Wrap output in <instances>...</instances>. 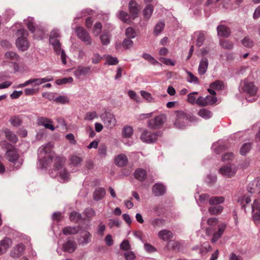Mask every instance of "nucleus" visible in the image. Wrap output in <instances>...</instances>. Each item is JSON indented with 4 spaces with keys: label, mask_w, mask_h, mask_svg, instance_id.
<instances>
[{
    "label": "nucleus",
    "mask_w": 260,
    "mask_h": 260,
    "mask_svg": "<svg viewBox=\"0 0 260 260\" xmlns=\"http://www.w3.org/2000/svg\"><path fill=\"white\" fill-rule=\"evenodd\" d=\"M50 43L53 46L54 51L57 54H59L60 51L62 50L61 49V43L57 39H49Z\"/></svg>",
    "instance_id": "30"
},
{
    "label": "nucleus",
    "mask_w": 260,
    "mask_h": 260,
    "mask_svg": "<svg viewBox=\"0 0 260 260\" xmlns=\"http://www.w3.org/2000/svg\"><path fill=\"white\" fill-rule=\"evenodd\" d=\"M101 117L105 126L107 128L112 129L116 125L117 120L115 116L111 113L105 112Z\"/></svg>",
    "instance_id": "6"
},
{
    "label": "nucleus",
    "mask_w": 260,
    "mask_h": 260,
    "mask_svg": "<svg viewBox=\"0 0 260 260\" xmlns=\"http://www.w3.org/2000/svg\"><path fill=\"white\" fill-rule=\"evenodd\" d=\"M5 57L12 60H18L19 58V56L15 52L13 51L6 52L5 53Z\"/></svg>",
    "instance_id": "51"
},
{
    "label": "nucleus",
    "mask_w": 260,
    "mask_h": 260,
    "mask_svg": "<svg viewBox=\"0 0 260 260\" xmlns=\"http://www.w3.org/2000/svg\"><path fill=\"white\" fill-rule=\"evenodd\" d=\"M223 197L213 196L209 199V204L211 205H216L223 203L224 202Z\"/></svg>",
    "instance_id": "31"
},
{
    "label": "nucleus",
    "mask_w": 260,
    "mask_h": 260,
    "mask_svg": "<svg viewBox=\"0 0 260 260\" xmlns=\"http://www.w3.org/2000/svg\"><path fill=\"white\" fill-rule=\"evenodd\" d=\"M186 73L188 75L189 79L187 81L191 83H194L195 84H199V80L198 78L195 76L191 72L186 71Z\"/></svg>",
    "instance_id": "53"
},
{
    "label": "nucleus",
    "mask_w": 260,
    "mask_h": 260,
    "mask_svg": "<svg viewBox=\"0 0 260 260\" xmlns=\"http://www.w3.org/2000/svg\"><path fill=\"white\" fill-rule=\"evenodd\" d=\"M141 94L142 96L147 100L149 102H151L153 101V98L151 96V94L145 91L142 90L141 91Z\"/></svg>",
    "instance_id": "60"
},
{
    "label": "nucleus",
    "mask_w": 260,
    "mask_h": 260,
    "mask_svg": "<svg viewBox=\"0 0 260 260\" xmlns=\"http://www.w3.org/2000/svg\"><path fill=\"white\" fill-rule=\"evenodd\" d=\"M143 58L147 60L150 63L155 64L156 63H158V61H156L154 57L151 56L150 54L147 53H143L142 55Z\"/></svg>",
    "instance_id": "57"
},
{
    "label": "nucleus",
    "mask_w": 260,
    "mask_h": 260,
    "mask_svg": "<svg viewBox=\"0 0 260 260\" xmlns=\"http://www.w3.org/2000/svg\"><path fill=\"white\" fill-rule=\"evenodd\" d=\"M237 171V168L235 165H225L219 170V173L223 176L231 178L236 174Z\"/></svg>",
    "instance_id": "8"
},
{
    "label": "nucleus",
    "mask_w": 260,
    "mask_h": 260,
    "mask_svg": "<svg viewBox=\"0 0 260 260\" xmlns=\"http://www.w3.org/2000/svg\"><path fill=\"white\" fill-rule=\"evenodd\" d=\"M25 24L27 26L28 30L36 38L42 39L44 36V30L43 28L36 25L34 21V18L32 17H28L27 20H25Z\"/></svg>",
    "instance_id": "3"
},
{
    "label": "nucleus",
    "mask_w": 260,
    "mask_h": 260,
    "mask_svg": "<svg viewBox=\"0 0 260 260\" xmlns=\"http://www.w3.org/2000/svg\"><path fill=\"white\" fill-rule=\"evenodd\" d=\"M226 227V225L225 224H222L218 226V231L213 234V237L211 240L212 243L216 242L221 237Z\"/></svg>",
    "instance_id": "19"
},
{
    "label": "nucleus",
    "mask_w": 260,
    "mask_h": 260,
    "mask_svg": "<svg viewBox=\"0 0 260 260\" xmlns=\"http://www.w3.org/2000/svg\"><path fill=\"white\" fill-rule=\"evenodd\" d=\"M218 36L223 38H228L231 34L230 29L224 25H219L217 27Z\"/></svg>",
    "instance_id": "18"
},
{
    "label": "nucleus",
    "mask_w": 260,
    "mask_h": 260,
    "mask_svg": "<svg viewBox=\"0 0 260 260\" xmlns=\"http://www.w3.org/2000/svg\"><path fill=\"white\" fill-rule=\"evenodd\" d=\"M205 101L206 102V106L209 105H213L217 101V98L215 96L207 95L205 97Z\"/></svg>",
    "instance_id": "56"
},
{
    "label": "nucleus",
    "mask_w": 260,
    "mask_h": 260,
    "mask_svg": "<svg viewBox=\"0 0 260 260\" xmlns=\"http://www.w3.org/2000/svg\"><path fill=\"white\" fill-rule=\"evenodd\" d=\"M53 80L52 77L49 78L48 77L43 78H33L28 80L29 84H34L35 86H38L42 84L43 83L51 81Z\"/></svg>",
    "instance_id": "24"
},
{
    "label": "nucleus",
    "mask_w": 260,
    "mask_h": 260,
    "mask_svg": "<svg viewBox=\"0 0 260 260\" xmlns=\"http://www.w3.org/2000/svg\"><path fill=\"white\" fill-rule=\"evenodd\" d=\"M223 209L221 205L211 206L208 208V212L211 215H218L222 212Z\"/></svg>",
    "instance_id": "32"
},
{
    "label": "nucleus",
    "mask_w": 260,
    "mask_h": 260,
    "mask_svg": "<svg viewBox=\"0 0 260 260\" xmlns=\"http://www.w3.org/2000/svg\"><path fill=\"white\" fill-rule=\"evenodd\" d=\"M6 139L12 143L15 144L17 142L18 138L17 135L12 131L6 128L4 131Z\"/></svg>",
    "instance_id": "22"
},
{
    "label": "nucleus",
    "mask_w": 260,
    "mask_h": 260,
    "mask_svg": "<svg viewBox=\"0 0 260 260\" xmlns=\"http://www.w3.org/2000/svg\"><path fill=\"white\" fill-rule=\"evenodd\" d=\"M52 145L51 143H48L39 148V157L42 159L43 166L44 168H46L54 161V171H57V174H59L60 181L62 182L68 181L69 173L63 168L66 158L62 156H55L54 153L52 151Z\"/></svg>",
    "instance_id": "1"
},
{
    "label": "nucleus",
    "mask_w": 260,
    "mask_h": 260,
    "mask_svg": "<svg viewBox=\"0 0 260 260\" xmlns=\"http://www.w3.org/2000/svg\"><path fill=\"white\" fill-rule=\"evenodd\" d=\"M119 19L124 23H130L132 22L130 15L123 11H120L119 14Z\"/></svg>",
    "instance_id": "35"
},
{
    "label": "nucleus",
    "mask_w": 260,
    "mask_h": 260,
    "mask_svg": "<svg viewBox=\"0 0 260 260\" xmlns=\"http://www.w3.org/2000/svg\"><path fill=\"white\" fill-rule=\"evenodd\" d=\"M110 34L108 32L104 33L100 37L103 45H107L110 43Z\"/></svg>",
    "instance_id": "46"
},
{
    "label": "nucleus",
    "mask_w": 260,
    "mask_h": 260,
    "mask_svg": "<svg viewBox=\"0 0 260 260\" xmlns=\"http://www.w3.org/2000/svg\"><path fill=\"white\" fill-rule=\"evenodd\" d=\"M90 70L89 67H79L74 72L76 77L80 78V76L87 75Z\"/></svg>",
    "instance_id": "28"
},
{
    "label": "nucleus",
    "mask_w": 260,
    "mask_h": 260,
    "mask_svg": "<svg viewBox=\"0 0 260 260\" xmlns=\"http://www.w3.org/2000/svg\"><path fill=\"white\" fill-rule=\"evenodd\" d=\"M248 191L251 193H260V178L255 181H254L250 186V184L248 186Z\"/></svg>",
    "instance_id": "29"
},
{
    "label": "nucleus",
    "mask_w": 260,
    "mask_h": 260,
    "mask_svg": "<svg viewBox=\"0 0 260 260\" xmlns=\"http://www.w3.org/2000/svg\"><path fill=\"white\" fill-rule=\"evenodd\" d=\"M198 114L200 116L206 119L211 118L212 116V112L206 109H201Z\"/></svg>",
    "instance_id": "37"
},
{
    "label": "nucleus",
    "mask_w": 260,
    "mask_h": 260,
    "mask_svg": "<svg viewBox=\"0 0 260 260\" xmlns=\"http://www.w3.org/2000/svg\"><path fill=\"white\" fill-rule=\"evenodd\" d=\"M71 163L74 166H78L83 161V159L77 155H73L70 158Z\"/></svg>",
    "instance_id": "47"
},
{
    "label": "nucleus",
    "mask_w": 260,
    "mask_h": 260,
    "mask_svg": "<svg viewBox=\"0 0 260 260\" xmlns=\"http://www.w3.org/2000/svg\"><path fill=\"white\" fill-rule=\"evenodd\" d=\"M158 236L160 239L167 241L173 238V234L169 230H163L159 232Z\"/></svg>",
    "instance_id": "23"
},
{
    "label": "nucleus",
    "mask_w": 260,
    "mask_h": 260,
    "mask_svg": "<svg viewBox=\"0 0 260 260\" xmlns=\"http://www.w3.org/2000/svg\"><path fill=\"white\" fill-rule=\"evenodd\" d=\"M220 45L222 48L229 50L232 49L233 47V44L226 40H220Z\"/></svg>",
    "instance_id": "45"
},
{
    "label": "nucleus",
    "mask_w": 260,
    "mask_h": 260,
    "mask_svg": "<svg viewBox=\"0 0 260 260\" xmlns=\"http://www.w3.org/2000/svg\"><path fill=\"white\" fill-rule=\"evenodd\" d=\"M153 11V7L152 5H148L143 11V15L145 19H149Z\"/></svg>",
    "instance_id": "36"
},
{
    "label": "nucleus",
    "mask_w": 260,
    "mask_h": 260,
    "mask_svg": "<svg viewBox=\"0 0 260 260\" xmlns=\"http://www.w3.org/2000/svg\"><path fill=\"white\" fill-rule=\"evenodd\" d=\"M39 123L40 125L44 126L46 128L49 129L52 131L55 129L54 126L52 124V121L50 119L41 117L39 119Z\"/></svg>",
    "instance_id": "21"
},
{
    "label": "nucleus",
    "mask_w": 260,
    "mask_h": 260,
    "mask_svg": "<svg viewBox=\"0 0 260 260\" xmlns=\"http://www.w3.org/2000/svg\"><path fill=\"white\" fill-rule=\"evenodd\" d=\"M180 243L177 241H170L168 243V246L170 247V248L175 251H179L180 248Z\"/></svg>",
    "instance_id": "50"
},
{
    "label": "nucleus",
    "mask_w": 260,
    "mask_h": 260,
    "mask_svg": "<svg viewBox=\"0 0 260 260\" xmlns=\"http://www.w3.org/2000/svg\"><path fill=\"white\" fill-rule=\"evenodd\" d=\"M165 221L161 218H155L151 221V224L154 228H159L165 224Z\"/></svg>",
    "instance_id": "43"
},
{
    "label": "nucleus",
    "mask_w": 260,
    "mask_h": 260,
    "mask_svg": "<svg viewBox=\"0 0 260 260\" xmlns=\"http://www.w3.org/2000/svg\"><path fill=\"white\" fill-rule=\"evenodd\" d=\"M9 121L11 125L15 127H17L21 124V120L20 119L19 116L17 115L12 116L10 118Z\"/></svg>",
    "instance_id": "41"
},
{
    "label": "nucleus",
    "mask_w": 260,
    "mask_h": 260,
    "mask_svg": "<svg viewBox=\"0 0 260 260\" xmlns=\"http://www.w3.org/2000/svg\"><path fill=\"white\" fill-rule=\"evenodd\" d=\"M242 44L243 46L248 48H251L253 45L254 43L249 37H245L243 40L242 41Z\"/></svg>",
    "instance_id": "49"
},
{
    "label": "nucleus",
    "mask_w": 260,
    "mask_h": 260,
    "mask_svg": "<svg viewBox=\"0 0 260 260\" xmlns=\"http://www.w3.org/2000/svg\"><path fill=\"white\" fill-rule=\"evenodd\" d=\"M79 232L77 227L67 226L63 229L62 233L65 235L76 234Z\"/></svg>",
    "instance_id": "33"
},
{
    "label": "nucleus",
    "mask_w": 260,
    "mask_h": 260,
    "mask_svg": "<svg viewBox=\"0 0 260 260\" xmlns=\"http://www.w3.org/2000/svg\"><path fill=\"white\" fill-rule=\"evenodd\" d=\"M205 40V34L203 31L199 32L197 39V46L198 47H201L203 45Z\"/></svg>",
    "instance_id": "40"
},
{
    "label": "nucleus",
    "mask_w": 260,
    "mask_h": 260,
    "mask_svg": "<svg viewBox=\"0 0 260 260\" xmlns=\"http://www.w3.org/2000/svg\"><path fill=\"white\" fill-rule=\"evenodd\" d=\"M54 101L57 103L64 104L69 102V99L66 96L60 95L55 98Z\"/></svg>",
    "instance_id": "59"
},
{
    "label": "nucleus",
    "mask_w": 260,
    "mask_h": 260,
    "mask_svg": "<svg viewBox=\"0 0 260 260\" xmlns=\"http://www.w3.org/2000/svg\"><path fill=\"white\" fill-rule=\"evenodd\" d=\"M102 25L101 22H96L94 24L93 26V32L95 34V35L98 36L99 35L102 30Z\"/></svg>",
    "instance_id": "58"
},
{
    "label": "nucleus",
    "mask_w": 260,
    "mask_h": 260,
    "mask_svg": "<svg viewBox=\"0 0 260 260\" xmlns=\"http://www.w3.org/2000/svg\"><path fill=\"white\" fill-rule=\"evenodd\" d=\"M25 249V246L23 243H20L13 247L10 255L13 258H18L23 254Z\"/></svg>",
    "instance_id": "11"
},
{
    "label": "nucleus",
    "mask_w": 260,
    "mask_h": 260,
    "mask_svg": "<svg viewBox=\"0 0 260 260\" xmlns=\"http://www.w3.org/2000/svg\"><path fill=\"white\" fill-rule=\"evenodd\" d=\"M224 87V83L222 81L216 80L210 85V87L215 90H221Z\"/></svg>",
    "instance_id": "38"
},
{
    "label": "nucleus",
    "mask_w": 260,
    "mask_h": 260,
    "mask_svg": "<svg viewBox=\"0 0 260 260\" xmlns=\"http://www.w3.org/2000/svg\"><path fill=\"white\" fill-rule=\"evenodd\" d=\"M70 219L72 221L77 222L82 219V215L76 212H72L70 214Z\"/></svg>",
    "instance_id": "42"
},
{
    "label": "nucleus",
    "mask_w": 260,
    "mask_h": 260,
    "mask_svg": "<svg viewBox=\"0 0 260 260\" xmlns=\"http://www.w3.org/2000/svg\"><path fill=\"white\" fill-rule=\"evenodd\" d=\"M166 120L165 115L161 114L156 116L154 118L148 121V126L150 128L156 129L161 127Z\"/></svg>",
    "instance_id": "7"
},
{
    "label": "nucleus",
    "mask_w": 260,
    "mask_h": 260,
    "mask_svg": "<svg viewBox=\"0 0 260 260\" xmlns=\"http://www.w3.org/2000/svg\"><path fill=\"white\" fill-rule=\"evenodd\" d=\"M106 194V190L103 187H98L95 189L93 193V198L95 201L102 200Z\"/></svg>",
    "instance_id": "25"
},
{
    "label": "nucleus",
    "mask_w": 260,
    "mask_h": 260,
    "mask_svg": "<svg viewBox=\"0 0 260 260\" xmlns=\"http://www.w3.org/2000/svg\"><path fill=\"white\" fill-rule=\"evenodd\" d=\"M73 81L72 77L63 78L62 79H57L55 81L57 85H61L67 83H72Z\"/></svg>",
    "instance_id": "52"
},
{
    "label": "nucleus",
    "mask_w": 260,
    "mask_h": 260,
    "mask_svg": "<svg viewBox=\"0 0 260 260\" xmlns=\"http://www.w3.org/2000/svg\"><path fill=\"white\" fill-rule=\"evenodd\" d=\"M98 117L97 113L95 111L88 112L85 115L84 119L86 120L91 121Z\"/></svg>",
    "instance_id": "55"
},
{
    "label": "nucleus",
    "mask_w": 260,
    "mask_h": 260,
    "mask_svg": "<svg viewBox=\"0 0 260 260\" xmlns=\"http://www.w3.org/2000/svg\"><path fill=\"white\" fill-rule=\"evenodd\" d=\"M107 61L108 63L110 65H115L118 63V60L117 58L111 56H108L107 57Z\"/></svg>",
    "instance_id": "64"
},
{
    "label": "nucleus",
    "mask_w": 260,
    "mask_h": 260,
    "mask_svg": "<svg viewBox=\"0 0 260 260\" xmlns=\"http://www.w3.org/2000/svg\"><path fill=\"white\" fill-rule=\"evenodd\" d=\"M152 192L155 196L159 197L164 195L166 192V187L162 183H155L152 188Z\"/></svg>",
    "instance_id": "13"
},
{
    "label": "nucleus",
    "mask_w": 260,
    "mask_h": 260,
    "mask_svg": "<svg viewBox=\"0 0 260 260\" xmlns=\"http://www.w3.org/2000/svg\"><path fill=\"white\" fill-rule=\"evenodd\" d=\"M198 94V92H192L188 94L187 95V102L191 104H194L195 103H196V101L197 99H196V97L195 96V95Z\"/></svg>",
    "instance_id": "48"
},
{
    "label": "nucleus",
    "mask_w": 260,
    "mask_h": 260,
    "mask_svg": "<svg viewBox=\"0 0 260 260\" xmlns=\"http://www.w3.org/2000/svg\"><path fill=\"white\" fill-rule=\"evenodd\" d=\"M243 0H227L224 1L223 6L226 9H234L237 7Z\"/></svg>",
    "instance_id": "27"
},
{
    "label": "nucleus",
    "mask_w": 260,
    "mask_h": 260,
    "mask_svg": "<svg viewBox=\"0 0 260 260\" xmlns=\"http://www.w3.org/2000/svg\"><path fill=\"white\" fill-rule=\"evenodd\" d=\"M251 147V144L250 143H246L244 144L240 150V152L241 155H245L247 153H248L250 150Z\"/></svg>",
    "instance_id": "44"
},
{
    "label": "nucleus",
    "mask_w": 260,
    "mask_h": 260,
    "mask_svg": "<svg viewBox=\"0 0 260 260\" xmlns=\"http://www.w3.org/2000/svg\"><path fill=\"white\" fill-rule=\"evenodd\" d=\"M242 90L244 92H246L249 96H253L256 95L257 91V88L252 82L244 81Z\"/></svg>",
    "instance_id": "12"
},
{
    "label": "nucleus",
    "mask_w": 260,
    "mask_h": 260,
    "mask_svg": "<svg viewBox=\"0 0 260 260\" xmlns=\"http://www.w3.org/2000/svg\"><path fill=\"white\" fill-rule=\"evenodd\" d=\"M128 162L127 156L124 154H120L116 156L115 158V164L119 167L126 166Z\"/></svg>",
    "instance_id": "20"
},
{
    "label": "nucleus",
    "mask_w": 260,
    "mask_h": 260,
    "mask_svg": "<svg viewBox=\"0 0 260 260\" xmlns=\"http://www.w3.org/2000/svg\"><path fill=\"white\" fill-rule=\"evenodd\" d=\"M77 248V244L76 242L71 239H69L63 245V250L64 251L68 253L73 252Z\"/></svg>",
    "instance_id": "16"
},
{
    "label": "nucleus",
    "mask_w": 260,
    "mask_h": 260,
    "mask_svg": "<svg viewBox=\"0 0 260 260\" xmlns=\"http://www.w3.org/2000/svg\"><path fill=\"white\" fill-rule=\"evenodd\" d=\"M209 61L206 57H203L200 61L198 73L200 75H204L207 71Z\"/></svg>",
    "instance_id": "17"
},
{
    "label": "nucleus",
    "mask_w": 260,
    "mask_h": 260,
    "mask_svg": "<svg viewBox=\"0 0 260 260\" xmlns=\"http://www.w3.org/2000/svg\"><path fill=\"white\" fill-rule=\"evenodd\" d=\"M176 119L175 121V125L179 128H182L185 126L188 120L191 118V116L182 111L175 112Z\"/></svg>",
    "instance_id": "5"
},
{
    "label": "nucleus",
    "mask_w": 260,
    "mask_h": 260,
    "mask_svg": "<svg viewBox=\"0 0 260 260\" xmlns=\"http://www.w3.org/2000/svg\"><path fill=\"white\" fill-rule=\"evenodd\" d=\"M134 176L136 179L139 181L142 182L145 180L147 173L145 170L142 168H138L135 171Z\"/></svg>",
    "instance_id": "26"
},
{
    "label": "nucleus",
    "mask_w": 260,
    "mask_h": 260,
    "mask_svg": "<svg viewBox=\"0 0 260 260\" xmlns=\"http://www.w3.org/2000/svg\"><path fill=\"white\" fill-rule=\"evenodd\" d=\"M165 23L162 22H159L154 28V32L156 35H158L163 29Z\"/></svg>",
    "instance_id": "54"
},
{
    "label": "nucleus",
    "mask_w": 260,
    "mask_h": 260,
    "mask_svg": "<svg viewBox=\"0 0 260 260\" xmlns=\"http://www.w3.org/2000/svg\"><path fill=\"white\" fill-rule=\"evenodd\" d=\"M77 36L87 45H90L92 40L88 32L83 28L77 27L76 29Z\"/></svg>",
    "instance_id": "9"
},
{
    "label": "nucleus",
    "mask_w": 260,
    "mask_h": 260,
    "mask_svg": "<svg viewBox=\"0 0 260 260\" xmlns=\"http://www.w3.org/2000/svg\"><path fill=\"white\" fill-rule=\"evenodd\" d=\"M217 180V177L215 175H209L207 176L206 182L210 184H213Z\"/></svg>",
    "instance_id": "63"
},
{
    "label": "nucleus",
    "mask_w": 260,
    "mask_h": 260,
    "mask_svg": "<svg viewBox=\"0 0 260 260\" xmlns=\"http://www.w3.org/2000/svg\"><path fill=\"white\" fill-rule=\"evenodd\" d=\"M133 42L130 39H125L122 42V46L125 49H128L132 46Z\"/></svg>",
    "instance_id": "62"
},
{
    "label": "nucleus",
    "mask_w": 260,
    "mask_h": 260,
    "mask_svg": "<svg viewBox=\"0 0 260 260\" xmlns=\"http://www.w3.org/2000/svg\"><path fill=\"white\" fill-rule=\"evenodd\" d=\"M125 35L130 38H134L136 36V32L132 27H128L125 30Z\"/></svg>",
    "instance_id": "61"
},
{
    "label": "nucleus",
    "mask_w": 260,
    "mask_h": 260,
    "mask_svg": "<svg viewBox=\"0 0 260 260\" xmlns=\"http://www.w3.org/2000/svg\"><path fill=\"white\" fill-rule=\"evenodd\" d=\"M6 158L8 161L14 164V167L16 170L19 169L22 165V162L18 161L19 158V154L17 149L12 145H10V147L7 148Z\"/></svg>",
    "instance_id": "2"
},
{
    "label": "nucleus",
    "mask_w": 260,
    "mask_h": 260,
    "mask_svg": "<svg viewBox=\"0 0 260 260\" xmlns=\"http://www.w3.org/2000/svg\"><path fill=\"white\" fill-rule=\"evenodd\" d=\"M139 10L140 8L137 3L134 0L131 1L129 3V11L133 17V19L138 17Z\"/></svg>",
    "instance_id": "14"
},
{
    "label": "nucleus",
    "mask_w": 260,
    "mask_h": 260,
    "mask_svg": "<svg viewBox=\"0 0 260 260\" xmlns=\"http://www.w3.org/2000/svg\"><path fill=\"white\" fill-rule=\"evenodd\" d=\"M17 36H20L16 41L17 48L22 51H25L28 47V43L27 40L28 32L26 30L22 29L18 30Z\"/></svg>",
    "instance_id": "4"
},
{
    "label": "nucleus",
    "mask_w": 260,
    "mask_h": 260,
    "mask_svg": "<svg viewBox=\"0 0 260 260\" xmlns=\"http://www.w3.org/2000/svg\"><path fill=\"white\" fill-rule=\"evenodd\" d=\"M133 134L132 127L129 125L124 126L122 129V136L125 138H129Z\"/></svg>",
    "instance_id": "34"
},
{
    "label": "nucleus",
    "mask_w": 260,
    "mask_h": 260,
    "mask_svg": "<svg viewBox=\"0 0 260 260\" xmlns=\"http://www.w3.org/2000/svg\"><path fill=\"white\" fill-rule=\"evenodd\" d=\"M157 137V133H152L147 130H145L142 133L140 138L142 141L150 143L155 141Z\"/></svg>",
    "instance_id": "10"
},
{
    "label": "nucleus",
    "mask_w": 260,
    "mask_h": 260,
    "mask_svg": "<svg viewBox=\"0 0 260 260\" xmlns=\"http://www.w3.org/2000/svg\"><path fill=\"white\" fill-rule=\"evenodd\" d=\"M91 235L88 232H86L80 239V243L82 244H87L91 241Z\"/></svg>",
    "instance_id": "39"
},
{
    "label": "nucleus",
    "mask_w": 260,
    "mask_h": 260,
    "mask_svg": "<svg viewBox=\"0 0 260 260\" xmlns=\"http://www.w3.org/2000/svg\"><path fill=\"white\" fill-rule=\"evenodd\" d=\"M12 245V240L8 238H5L0 241V255L5 253Z\"/></svg>",
    "instance_id": "15"
}]
</instances>
